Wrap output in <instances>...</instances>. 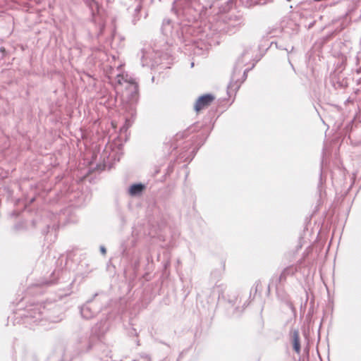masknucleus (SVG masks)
Listing matches in <instances>:
<instances>
[{"mask_svg":"<svg viewBox=\"0 0 361 361\" xmlns=\"http://www.w3.org/2000/svg\"><path fill=\"white\" fill-rule=\"evenodd\" d=\"M214 97L212 94H204L201 96L197 100L195 105V110L197 112L200 111L201 110L209 106L212 102L214 101Z\"/></svg>","mask_w":361,"mask_h":361,"instance_id":"f257e3e1","label":"nucleus"},{"mask_svg":"<svg viewBox=\"0 0 361 361\" xmlns=\"http://www.w3.org/2000/svg\"><path fill=\"white\" fill-rule=\"evenodd\" d=\"M296 271L295 268L293 267H288L285 268L279 276V282L282 283L286 281L288 276H292Z\"/></svg>","mask_w":361,"mask_h":361,"instance_id":"f03ea898","label":"nucleus"},{"mask_svg":"<svg viewBox=\"0 0 361 361\" xmlns=\"http://www.w3.org/2000/svg\"><path fill=\"white\" fill-rule=\"evenodd\" d=\"M293 347L297 353L300 352V335L298 331H294L292 334Z\"/></svg>","mask_w":361,"mask_h":361,"instance_id":"7ed1b4c3","label":"nucleus"},{"mask_svg":"<svg viewBox=\"0 0 361 361\" xmlns=\"http://www.w3.org/2000/svg\"><path fill=\"white\" fill-rule=\"evenodd\" d=\"M145 188V186L142 184H134L130 186L129 192L131 195H136L140 194Z\"/></svg>","mask_w":361,"mask_h":361,"instance_id":"20e7f679","label":"nucleus"},{"mask_svg":"<svg viewBox=\"0 0 361 361\" xmlns=\"http://www.w3.org/2000/svg\"><path fill=\"white\" fill-rule=\"evenodd\" d=\"M102 252H103L104 254L106 252V250H105V249H104V248H102Z\"/></svg>","mask_w":361,"mask_h":361,"instance_id":"39448f33","label":"nucleus"},{"mask_svg":"<svg viewBox=\"0 0 361 361\" xmlns=\"http://www.w3.org/2000/svg\"><path fill=\"white\" fill-rule=\"evenodd\" d=\"M1 51L4 52L5 51V49L4 48H1Z\"/></svg>","mask_w":361,"mask_h":361,"instance_id":"423d86ee","label":"nucleus"},{"mask_svg":"<svg viewBox=\"0 0 361 361\" xmlns=\"http://www.w3.org/2000/svg\"><path fill=\"white\" fill-rule=\"evenodd\" d=\"M288 1H290L291 0H287Z\"/></svg>","mask_w":361,"mask_h":361,"instance_id":"0eeeda50","label":"nucleus"}]
</instances>
